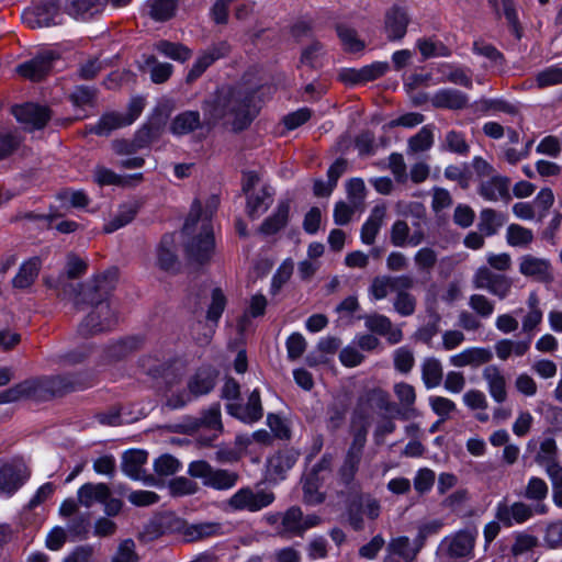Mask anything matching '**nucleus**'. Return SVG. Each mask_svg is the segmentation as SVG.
<instances>
[{
  "instance_id": "nucleus-61",
  "label": "nucleus",
  "mask_w": 562,
  "mask_h": 562,
  "mask_svg": "<svg viewBox=\"0 0 562 562\" xmlns=\"http://www.w3.org/2000/svg\"><path fill=\"white\" fill-rule=\"evenodd\" d=\"M438 261L437 252L430 247H423L414 255V263L419 272L429 274Z\"/></svg>"
},
{
  "instance_id": "nucleus-2",
  "label": "nucleus",
  "mask_w": 562,
  "mask_h": 562,
  "mask_svg": "<svg viewBox=\"0 0 562 562\" xmlns=\"http://www.w3.org/2000/svg\"><path fill=\"white\" fill-rule=\"evenodd\" d=\"M117 276V269L112 268L97 276L91 283L79 285L80 291L76 295L75 303L92 305L91 312L79 325L78 331L81 336L88 337L111 330L117 324V312L108 300L115 286Z\"/></svg>"
},
{
  "instance_id": "nucleus-60",
  "label": "nucleus",
  "mask_w": 562,
  "mask_h": 562,
  "mask_svg": "<svg viewBox=\"0 0 562 562\" xmlns=\"http://www.w3.org/2000/svg\"><path fill=\"white\" fill-rule=\"evenodd\" d=\"M56 198L63 203H69L74 209H85L91 202L89 195L83 190L64 189L56 194Z\"/></svg>"
},
{
  "instance_id": "nucleus-20",
  "label": "nucleus",
  "mask_w": 562,
  "mask_h": 562,
  "mask_svg": "<svg viewBox=\"0 0 562 562\" xmlns=\"http://www.w3.org/2000/svg\"><path fill=\"white\" fill-rule=\"evenodd\" d=\"M519 272L539 281H548L552 278L551 263L546 258L532 255H524L519 259Z\"/></svg>"
},
{
  "instance_id": "nucleus-28",
  "label": "nucleus",
  "mask_w": 562,
  "mask_h": 562,
  "mask_svg": "<svg viewBox=\"0 0 562 562\" xmlns=\"http://www.w3.org/2000/svg\"><path fill=\"white\" fill-rule=\"evenodd\" d=\"M78 501L85 507H91L94 503H102L111 495L105 483H86L78 490Z\"/></svg>"
},
{
  "instance_id": "nucleus-13",
  "label": "nucleus",
  "mask_w": 562,
  "mask_h": 562,
  "mask_svg": "<svg viewBox=\"0 0 562 562\" xmlns=\"http://www.w3.org/2000/svg\"><path fill=\"white\" fill-rule=\"evenodd\" d=\"M411 22L407 9L394 4L386 10L384 14L383 31L390 42H398L403 40L407 33V27Z\"/></svg>"
},
{
  "instance_id": "nucleus-56",
  "label": "nucleus",
  "mask_w": 562,
  "mask_h": 562,
  "mask_svg": "<svg viewBox=\"0 0 562 562\" xmlns=\"http://www.w3.org/2000/svg\"><path fill=\"white\" fill-rule=\"evenodd\" d=\"M128 126L124 114L120 112H106L98 121L99 136H108L113 131Z\"/></svg>"
},
{
  "instance_id": "nucleus-63",
  "label": "nucleus",
  "mask_w": 562,
  "mask_h": 562,
  "mask_svg": "<svg viewBox=\"0 0 562 562\" xmlns=\"http://www.w3.org/2000/svg\"><path fill=\"white\" fill-rule=\"evenodd\" d=\"M538 88L562 85V65L557 64L544 68L536 76Z\"/></svg>"
},
{
  "instance_id": "nucleus-39",
  "label": "nucleus",
  "mask_w": 562,
  "mask_h": 562,
  "mask_svg": "<svg viewBox=\"0 0 562 562\" xmlns=\"http://www.w3.org/2000/svg\"><path fill=\"white\" fill-rule=\"evenodd\" d=\"M434 125H424L417 134L409 137L407 153L417 154L430 149L434 145Z\"/></svg>"
},
{
  "instance_id": "nucleus-48",
  "label": "nucleus",
  "mask_w": 562,
  "mask_h": 562,
  "mask_svg": "<svg viewBox=\"0 0 562 562\" xmlns=\"http://www.w3.org/2000/svg\"><path fill=\"white\" fill-rule=\"evenodd\" d=\"M162 125L159 120L144 124L135 134L134 142L138 149L147 147L161 134Z\"/></svg>"
},
{
  "instance_id": "nucleus-64",
  "label": "nucleus",
  "mask_w": 562,
  "mask_h": 562,
  "mask_svg": "<svg viewBox=\"0 0 562 562\" xmlns=\"http://www.w3.org/2000/svg\"><path fill=\"white\" fill-rule=\"evenodd\" d=\"M139 557L136 552V544L132 539L122 540L115 553L113 554L111 562H138Z\"/></svg>"
},
{
  "instance_id": "nucleus-18",
  "label": "nucleus",
  "mask_w": 562,
  "mask_h": 562,
  "mask_svg": "<svg viewBox=\"0 0 562 562\" xmlns=\"http://www.w3.org/2000/svg\"><path fill=\"white\" fill-rule=\"evenodd\" d=\"M482 376L491 397L498 404L504 403L507 400V381L501 368L488 364L483 369Z\"/></svg>"
},
{
  "instance_id": "nucleus-7",
  "label": "nucleus",
  "mask_w": 562,
  "mask_h": 562,
  "mask_svg": "<svg viewBox=\"0 0 562 562\" xmlns=\"http://www.w3.org/2000/svg\"><path fill=\"white\" fill-rule=\"evenodd\" d=\"M92 383L82 375H58L37 379V401L50 396H61L68 392L83 390Z\"/></svg>"
},
{
  "instance_id": "nucleus-34",
  "label": "nucleus",
  "mask_w": 562,
  "mask_h": 562,
  "mask_svg": "<svg viewBox=\"0 0 562 562\" xmlns=\"http://www.w3.org/2000/svg\"><path fill=\"white\" fill-rule=\"evenodd\" d=\"M35 394V379H26L0 392V404H8Z\"/></svg>"
},
{
  "instance_id": "nucleus-23",
  "label": "nucleus",
  "mask_w": 562,
  "mask_h": 562,
  "mask_svg": "<svg viewBox=\"0 0 562 562\" xmlns=\"http://www.w3.org/2000/svg\"><path fill=\"white\" fill-rule=\"evenodd\" d=\"M290 207L289 200L280 201L274 212L262 222L259 232L271 236L284 228L289 222Z\"/></svg>"
},
{
  "instance_id": "nucleus-42",
  "label": "nucleus",
  "mask_w": 562,
  "mask_h": 562,
  "mask_svg": "<svg viewBox=\"0 0 562 562\" xmlns=\"http://www.w3.org/2000/svg\"><path fill=\"white\" fill-rule=\"evenodd\" d=\"M337 35L345 48L349 53H358L364 49L366 44L359 38L357 31L345 24L340 23L336 26Z\"/></svg>"
},
{
  "instance_id": "nucleus-30",
  "label": "nucleus",
  "mask_w": 562,
  "mask_h": 562,
  "mask_svg": "<svg viewBox=\"0 0 562 562\" xmlns=\"http://www.w3.org/2000/svg\"><path fill=\"white\" fill-rule=\"evenodd\" d=\"M386 215L385 205H375L371 211L370 216L363 223L361 227V240L366 245H372L375 240V237L383 224V220Z\"/></svg>"
},
{
  "instance_id": "nucleus-10",
  "label": "nucleus",
  "mask_w": 562,
  "mask_h": 562,
  "mask_svg": "<svg viewBox=\"0 0 562 562\" xmlns=\"http://www.w3.org/2000/svg\"><path fill=\"white\" fill-rule=\"evenodd\" d=\"M31 472L22 462H5L0 465V495L11 497L30 479Z\"/></svg>"
},
{
  "instance_id": "nucleus-40",
  "label": "nucleus",
  "mask_w": 562,
  "mask_h": 562,
  "mask_svg": "<svg viewBox=\"0 0 562 562\" xmlns=\"http://www.w3.org/2000/svg\"><path fill=\"white\" fill-rule=\"evenodd\" d=\"M69 14L87 20L103 10L102 0H69Z\"/></svg>"
},
{
  "instance_id": "nucleus-53",
  "label": "nucleus",
  "mask_w": 562,
  "mask_h": 562,
  "mask_svg": "<svg viewBox=\"0 0 562 562\" xmlns=\"http://www.w3.org/2000/svg\"><path fill=\"white\" fill-rule=\"evenodd\" d=\"M93 181L100 186H117V187H126L127 180L114 172L112 169L106 168L103 165H97L92 172Z\"/></svg>"
},
{
  "instance_id": "nucleus-31",
  "label": "nucleus",
  "mask_w": 562,
  "mask_h": 562,
  "mask_svg": "<svg viewBox=\"0 0 562 562\" xmlns=\"http://www.w3.org/2000/svg\"><path fill=\"white\" fill-rule=\"evenodd\" d=\"M303 512L297 506H291L282 513L281 527L279 535L282 537H295L303 535Z\"/></svg>"
},
{
  "instance_id": "nucleus-62",
  "label": "nucleus",
  "mask_w": 562,
  "mask_h": 562,
  "mask_svg": "<svg viewBox=\"0 0 562 562\" xmlns=\"http://www.w3.org/2000/svg\"><path fill=\"white\" fill-rule=\"evenodd\" d=\"M549 486L547 482L538 476H531L525 487L524 496L533 502H542L547 498Z\"/></svg>"
},
{
  "instance_id": "nucleus-8",
  "label": "nucleus",
  "mask_w": 562,
  "mask_h": 562,
  "mask_svg": "<svg viewBox=\"0 0 562 562\" xmlns=\"http://www.w3.org/2000/svg\"><path fill=\"white\" fill-rule=\"evenodd\" d=\"M472 284L477 290L487 291L499 300H505L512 291L513 280L487 266H481L472 277Z\"/></svg>"
},
{
  "instance_id": "nucleus-1",
  "label": "nucleus",
  "mask_w": 562,
  "mask_h": 562,
  "mask_svg": "<svg viewBox=\"0 0 562 562\" xmlns=\"http://www.w3.org/2000/svg\"><path fill=\"white\" fill-rule=\"evenodd\" d=\"M201 109L207 127L222 124L234 133H240L258 116L260 104L255 90L226 86L204 99Z\"/></svg>"
},
{
  "instance_id": "nucleus-29",
  "label": "nucleus",
  "mask_w": 562,
  "mask_h": 562,
  "mask_svg": "<svg viewBox=\"0 0 562 562\" xmlns=\"http://www.w3.org/2000/svg\"><path fill=\"white\" fill-rule=\"evenodd\" d=\"M299 459V452L293 449H286L274 453L268 460V470L271 474L283 479L284 474L291 470Z\"/></svg>"
},
{
  "instance_id": "nucleus-22",
  "label": "nucleus",
  "mask_w": 562,
  "mask_h": 562,
  "mask_svg": "<svg viewBox=\"0 0 562 562\" xmlns=\"http://www.w3.org/2000/svg\"><path fill=\"white\" fill-rule=\"evenodd\" d=\"M140 206L142 203L138 200L122 203L119 206L115 215L104 224L103 232L106 234H111L130 224L135 218Z\"/></svg>"
},
{
  "instance_id": "nucleus-51",
  "label": "nucleus",
  "mask_w": 562,
  "mask_h": 562,
  "mask_svg": "<svg viewBox=\"0 0 562 562\" xmlns=\"http://www.w3.org/2000/svg\"><path fill=\"white\" fill-rule=\"evenodd\" d=\"M506 241L512 247H528L533 241V233L519 224H510L506 229Z\"/></svg>"
},
{
  "instance_id": "nucleus-24",
  "label": "nucleus",
  "mask_w": 562,
  "mask_h": 562,
  "mask_svg": "<svg viewBox=\"0 0 562 562\" xmlns=\"http://www.w3.org/2000/svg\"><path fill=\"white\" fill-rule=\"evenodd\" d=\"M199 428L205 429L210 432L207 437L200 436V441L203 445H210L215 440L223 430L221 420V408L218 404L212 405L205 411L199 419Z\"/></svg>"
},
{
  "instance_id": "nucleus-14",
  "label": "nucleus",
  "mask_w": 562,
  "mask_h": 562,
  "mask_svg": "<svg viewBox=\"0 0 562 562\" xmlns=\"http://www.w3.org/2000/svg\"><path fill=\"white\" fill-rule=\"evenodd\" d=\"M226 412L245 424H254L263 416L260 392L255 389L248 396L246 404L236 402L226 404Z\"/></svg>"
},
{
  "instance_id": "nucleus-33",
  "label": "nucleus",
  "mask_w": 562,
  "mask_h": 562,
  "mask_svg": "<svg viewBox=\"0 0 562 562\" xmlns=\"http://www.w3.org/2000/svg\"><path fill=\"white\" fill-rule=\"evenodd\" d=\"M273 190L270 187H263L260 191L247 196V214L251 218H257L266 212L272 203Z\"/></svg>"
},
{
  "instance_id": "nucleus-46",
  "label": "nucleus",
  "mask_w": 562,
  "mask_h": 562,
  "mask_svg": "<svg viewBox=\"0 0 562 562\" xmlns=\"http://www.w3.org/2000/svg\"><path fill=\"white\" fill-rule=\"evenodd\" d=\"M324 55V45L318 41H314L302 49L300 65L311 69H318L323 66L322 59Z\"/></svg>"
},
{
  "instance_id": "nucleus-49",
  "label": "nucleus",
  "mask_w": 562,
  "mask_h": 562,
  "mask_svg": "<svg viewBox=\"0 0 562 562\" xmlns=\"http://www.w3.org/2000/svg\"><path fill=\"white\" fill-rule=\"evenodd\" d=\"M416 46L419 49L424 59L434 57H449L451 50L440 41H434L432 38H418Z\"/></svg>"
},
{
  "instance_id": "nucleus-37",
  "label": "nucleus",
  "mask_w": 562,
  "mask_h": 562,
  "mask_svg": "<svg viewBox=\"0 0 562 562\" xmlns=\"http://www.w3.org/2000/svg\"><path fill=\"white\" fill-rule=\"evenodd\" d=\"M443 371L441 362L436 358H426L422 363V380L426 389H435L442 382Z\"/></svg>"
},
{
  "instance_id": "nucleus-27",
  "label": "nucleus",
  "mask_w": 562,
  "mask_h": 562,
  "mask_svg": "<svg viewBox=\"0 0 562 562\" xmlns=\"http://www.w3.org/2000/svg\"><path fill=\"white\" fill-rule=\"evenodd\" d=\"M202 125L200 112L188 110L172 119L169 130L173 135L181 136L200 128Z\"/></svg>"
},
{
  "instance_id": "nucleus-59",
  "label": "nucleus",
  "mask_w": 562,
  "mask_h": 562,
  "mask_svg": "<svg viewBox=\"0 0 562 562\" xmlns=\"http://www.w3.org/2000/svg\"><path fill=\"white\" fill-rule=\"evenodd\" d=\"M227 304L226 296L220 288L212 291L211 303L206 312V321L217 325Z\"/></svg>"
},
{
  "instance_id": "nucleus-41",
  "label": "nucleus",
  "mask_w": 562,
  "mask_h": 562,
  "mask_svg": "<svg viewBox=\"0 0 562 562\" xmlns=\"http://www.w3.org/2000/svg\"><path fill=\"white\" fill-rule=\"evenodd\" d=\"M440 149L460 156H467L470 151V145L463 133L451 130L446 133L445 138L440 143Z\"/></svg>"
},
{
  "instance_id": "nucleus-15",
  "label": "nucleus",
  "mask_w": 562,
  "mask_h": 562,
  "mask_svg": "<svg viewBox=\"0 0 562 562\" xmlns=\"http://www.w3.org/2000/svg\"><path fill=\"white\" fill-rule=\"evenodd\" d=\"M364 326L371 333L383 336L387 342L395 345L402 341L403 333L397 326H394L392 321L382 314L373 313L363 316Z\"/></svg>"
},
{
  "instance_id": "nucleus-58",
  "label": "nucleus",
  "mask_w": 562,
  "mask_h": 562,
  "mask_svg": "<svg viewBox=\"0 0 562 562\" xmlns=\"http://www.w3.org/2000/svg\"><path fill=\"white\" fill-rule=\"evenodd\" d=\"M231 50L229 45L226 42H220L211 45L203 50L196 58L204 68H209L213 63L228 55Z\"/></svg>"
},
{
  "instance_id": "nucleus-9",
  "label": "nucleus",
  "mask_w": 562,
  "mask_h": 562,
  "mask_svg": "<svg viewBox=\"0 0 562 562\" xmlns=\"http://www.w3.org/2000/svg\"><path fill=\"white\" fill-rule=\"evenodd\" d=\"M535 513L541 515L546 514L547 507L544 505H538L533 509L530 505L524 502H515L513 504L501 502L496 506L495 517L506 527H512L515 524L520 525L526 522Z\"/></svg>"
},
{
  "instance_id": "nucleus-52",
  "label": "nucleus",
  "mask_w": 562,
  "mask_h": 562,
  "mask_svg": "<svg viewBox=\"0 0 562 562\" xmlns=\"http://www.w3.org/2000/svg\"><path fill=\"white\" fill-rule=\"evenodd\" d=\"M35 282V256L23 262L12 279V286L18 290L30 288Z\"/></svg>"
},
{
  "instance_id": "nucleus-21",
  "label": "nucleus",
  "mask_w": 562,
  "mask_h": 562,
  "mask_svg": "<svg viewBox=\"0 0 562 562\" xmlns=\"http://www.w3.org/2000/svg\"><path fill=\"white\" fill-rule=\"evenodd\" d=\"M325 475H318L308 471L302 477L303 502L311 506H316L325 501V493L322 486L325 482Z\"/></svg>"
},
{
  "instance_id": "nucleus-11",
  "label": "nucleus",
  "mask_w": 562,
  "mask_h": 562,
  "mask_svg": "<svg viewBox=\"0 0 562 562\" xmlns=\"http://www.w3.org/2000/svg\"><path fill=\"white\" fill-rule=\"evenodd\" d=\"M393 393L397 400L395 402V418L411 420L419 417L420 413L416 407L417 394L412 384L404 381L396 382L393 385Z\"/></svg>"
},
{
  "instance_id": "nucleus-43",
  "label": "nucleus",
  "mask_w": 562,
  "mask_h": 562,
  "mask_svg": "<svg viewBox=\"0 0 562 562\" xmlns=\"http://www.w3.org/2000/svg\"><path fill=\"white\" fill-rule=\"evenodd\" d=\"M155 49L176 61L184 63L192 56V50L181 43L161 40L155 44Z\"/></svg>"
},
{
  "instance_id": "nucleus-47",
  "label": "nucleus",
  "mask_w": 562,
  "mask_h": 562,
  "mask_svg": "<svg viewBox=\"0 0 562 562\" xmlns=\"http://www.w3.org/2000/svg\"><path fill=\"white\" fill-rule=\"evenodd\" d=\"M139 339L127 337L110 345L105 350V358L109 361H116L126 357L130 352L136 350L139 346Z\"/></svg>"
},
{
  "instance_id": "nucleus-50",
  "label": "nucleus",
  "mask_w": 562,
  "mask_h": 562,
  "mask_svg": "<svg viewBox=\"0 0 562 562\" xmlns=\"http://www.w3.org/2000/svg\"><path fill=\"white\" fill-rule=\"evenodd\" d=\"M214 385V375L207 370H199L188 383L190 393L195 396L207 394Z\"/></svg>"
},
{
  "instance_id": "nucleus-55",
  "label": "nucleus",
  "mask_w": 562,
  "mask_h": 562,
  "mask_svg": "<svg viewBox=\"0 0 562 562\" xmlns=\"http://www.w3.org/2000/svg\"><path fill=\"white\" fill-rule=\"evenodd\" d=\"M60 55L48 47H41L37 49V81L44 76L48 75L54 68L57 61H59Z\"/></svg>"
},
{
  "instance_id": "nucleus-25",
  "label": "nucleus",
  "mask_w": 562,
  "mask_h": 562,
  "mask_svg": "<svg viewBox=\"0 0 562 562\" xmlns=\"http://www.w3.org/2000/svg\"><path fill=\"white\" fill-rule=\"evenodd\" d=\"M468 97L456 89L445 88L438 90L431 98V103L438 109L461 110L468 105Z\"/></svg>"
},
{
  "instance_id": "nucleus-12",
  "label": "nucleus",
  "mask_w": 562,
  "mask_h": 562,
  "mask_svg": "<svg viewBox=\"0 0 562 562\" xmlns=\"http://www.w3.org/2000/svg\"><path fill=\"white\" fill-rule=\"evenodd\" d=\"M424 536L419 532L415 540V547L408 537L400 536L392 538L386 546V555L383 562H413L424 544Z\"/></svg>"
},
{
  "instance_id": "nucleus-35",
  "label": "nucleus",
  "mask_w": 562,
  "mask_h": 562,
  "mask_svg": "<svg viewBox=\"0 0 562 562\" xmlns=\"http://www.w3.org/2000/svg\"><path fill=\"white\" fill-rule=\"evenodd\" d=\"M10 113L18 123L22 124L24 132L35 131V101H26L11 105Z\"/></svg>"
},
{
  "instance_id": "nucleus-3",
  "label": "nucleus",
  "mask_w": 562,
  "mask_h": 562,
  "mask_svg": "<svg viewBox=\"0 0 562 562\" xmlns=\"http://www.w3.org/2000/svg\"><path fill=\"white\" fill-rule=\"evenodd\" d=\"M220 205L217 195H211L204 206L199 200H194L190 213L183 226V233L192 235L186 245L188 257L198 262H207L215 248L214 232L212 217L216 213Z\"/></svg>"
},
{
  "instance_id": "nucleus-26",
  "label": "nucleus",
  "mask_w": 562,
  "mask_h": 562,
  "mask_svg": "<svg viewBox=\"0 0 562 562\" xmlns=\"http://www.w3.org/2000/svg\"><path fill=\"white\" fill-rule=\"evenodd\" d=\"M148 453L144 450H128L123 453L121 469L132 480H140Z\"/></svg>"
},
{
  "instance_id": "nucleus-5",
  "label": "nucleus",
  "mask_w": 562,
  "mask_h": 562,
  "mask_svg": "<svg viewBox=\"0 0 562 562\" xmlns=\"http://www.w3.org/2000/svg\"><path fill=\"white\" fill-rule=\"evenodd\" d=\"M274 499L276 495L270 490H255L250 486H244L225 501L224 510L228 513H257L270 506Z\"/></svg>"
},
{
  "instance_id": "nucleus-17",
  "label": "nucleus",
  "mask_w": 562,
  "mask_h": 562,
  "mask_svg": "<svg viewBox=\"0 0 562 562\" xmlns=\"http://www.w3.org/2000/svg\"><path fill=\"white\" fill-rule=\"evenodd\" d=\"M558 446L553 438H544L535 456V462L542 467L550 477L562 472V465L558 461Z\"/></svg>"
},
{
  "instance_id": "nucleus-19",
  "label": "nucleus",
  "mask_w": 562,
  "mask_h": 562,
  "mask_svg": "<svg viewBox=\"0 0 562 562\" xmlns=\"http://www.w3.org/2000/svg\"><path fill=\"white\" fill-rule=\"evenodd\" d=\"M477 192L486 201L504 200L508 202L510 200L509 179L504 176H492L488 180L480 183Z\"/></svg>"
},
{
  "instance_id": "nucleus-38",
  "label": "nucleus",
  "mask_w": 562,
  "mask_h": 562,
  "mask_svg": "<svg viewBox=\"0 0 562 562\" xmlns=\"http://www.w3.org/2000/svg\"><path fill=\"white\" fill-rule=\"evenodd\" d=\"M58 18H60L59 0H41L37 4V27L57 24Z\"/></svg>"
},
{
  "instance_id": "nucleus-45",
  "label": "nucleus",
  "mask_w": 562,
  "mask_h": 562,
  "mask_svg": "<svg viewBox=\"0 0 562 562\" xmlns=\"http://www.w3.org/2000/svg\"><path fill=\"white\" fill-rule=\"evenodd\" d=\"M24 137L14 128L0 132V161L12 156L23 143Z\"/></svg>"
},
{
  "instance_id": "nucleus-6",
  "label": "nucleus",
  "mask_w": 562,
  "mask_h": 562,
  "mask_svg": "<svg viewBox=\"0 0 562 562\" xmlns=\"http://www.w3.org/2000/svg\"><path fill=\"white\" fill-rule=\"evenodd\" d=\"M477 530H459L442 539L439 553L448 559L467 562L474 557Z\"/></svg>"
},
{
  "instance_id": "nucleus-36",
  "label": "nucleus",
  "mask_w": 562,
  "mask_h": 562,
  "mask_svg": "<svg viewBox=\"0 0 562 562\" xmlns=\"http://www.w3.org/2000/svg\"><path fill=\"white\" fill-rule=\"evenodd\" d=\"M506 215L493 209H483L480 213L479 229L484 236H493L505 224Z\"/></svg>"
},
{
  "instance_id": "nucleus-4",
  "label": "nucleus",
  "mask_w": 562,
  "mask_h": 562,
  "mask_svg": "<svg viewBox=\"0 0 562 562\" xmlns=\"http://www.w3.org/2000/svg\"><path fill=\"white\" fill-rule=\"evenodd\" d=\"M187 472L191 477L200 479L203 486L216 491H228L236 486L239 480L237 472L214 468L205 460L190 462Z\"/></svg>"
},
{
  "instance_id": "nucleus-32",
  "label": "nucleus",
  "mask_w": 562,
  "mask_h": 562,
  "mask_svg": "<svg viewBox=\"0 0 562 562\" xmlns=\"http://www.w3.org/2000/svg\"><path fill=\"white\" fill-rule=\"evenodd\" d=\"M157 265L161 270L176 271L178 259L176 256L175 240L171 235H165L157 248Z\"/></svg>"
},
{
  "instance_id": "nucleus-57",
  "label": "nucleus",
  "mask_w": 562,
  "mask_h": 562,
  "mask_svg": "<svg viewBox=\"0 0 562 562\" xmlns=\"http://www.w3.org/2000/svg\"><path fill=\"white\" fill-rule=\"evenodd\" d=\"M144 63L150 68V79L155 83H164L172 75L173 66L169 63H159L153 55L147 56Z\"/></svg>"
},
{
  "instance_id": "nucleus-16",
  "label": "nucleus",
  "mask_w": 562,
  "mask_h": 562,
  "mask_svg": "<svg viewBox=\"0 0 562 562\" xmlns=\"http://www.w3.org/2000/svg\"><path fill=\"white\" fill-rule=\"evenodd\" d=\"M538 543V538L531 533L526 531L515 532L510 547V553L515 562H537L536 548Z\"/></svg>"
},
{
  "instance_id": "nucleus-44",
  "label": "nucleus",
  "mask_w": 562,
  "mask_h": 562,
  "mask_svg": "<svg viewBox=\"0 0 562 562\" xmlns=\"http://www.w3.org/2000/svg\"><path fill=\"white\" fill-rule=\"evenodd\" d=\"M147 8L153 20L165 22L175 15L177 3L175 0H148Z\"/></svg>"
},
{
  "instance_id": "nucleus-54",
  "label": "nucleus",
  "mask_w": 562,
  "mask_h": 562,
  "mask_svg": "<svg viewBox=\"0 0 562 562\" xmlns=\"http://www.w3.org/2000/svg\"><path fill=\"white\" fill-rule=\"evenodd\" d=\"M222 533V525L218 522H201L189 526L184 536L189 541H196L204 538L218 536Z\"/></svg>"
}]
</instances>
